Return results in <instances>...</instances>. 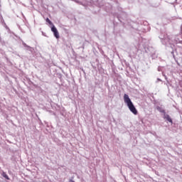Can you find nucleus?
<instances>
[{
    "label": "nucleus",
    "instance_id": "nucleus-1",
    "mask_svg": "<svg viewBox=\"0 0 182 182\" xmlns=\"http://www.w3.org/2000/svg\"><path fill=\"white\" fill-rule=\"evenodd\" d=\"M124 102L127 104L128 108L129 109L130 112L133 113V114H137V109H136V107H134V105H133L132 100H130V97H129L127 94H124Z\"/></svg>",
    "mask_w": 182,
    "mask_h": 182
},
{
    "label": "nucleus",
    "instance_id": "nucleus-2",
    "mask_svg": "<svg viewBox=\"0 0 182 182\" xmlns=\"http://www.w3.org/2000/svg\"><path fill=\"white\" fill-rule=\"evenodd\" d=\"M51 31L54 33L55 38H56V39H59L60 36H59V31H58V28H56V27H55V26L53 25L51 28Z\"/></svg>",
    "mask_w": 182,
    "mask_h": 182
},
{
    "label": "nucleus",
    "instance_id": "nucleus-5",
    "mask_svg": "<svg viewBox=\"0 0 182 182\" xmlns=\"http://www.w3.org/2000/svg\"><path fill=\"white\" fill-rule=\"evenodd\" d=\"M46 21V22H48V23H49V25H53V23H52V21L48 18H47Z\"/></svg>",
    "mask_w": 182,
    "mask_h": 182
},
{
    "label": "nucleus",
    "instance_id": "nucleus-4",
    "mask_svg": "<svg viewBox=\"0 0 182 182\" xmlns=\"http://www.w3.org/2000/svg\"><path fill=\"white\" fill-rule=\"evenodd\" d=\"M2 176H3V177H4V178H6V180H9V176H8V175L6 174V173L3 172V173H2Z\"/></svg>",
    "mask_w": 182,
    "mask_h": 182
},
{
    "label": "nucleus",
    "instance_id": "nucleus-3",
    "mask_svg": "<svg viewBox=\"0 0 182 182\" xmlns=\"http://www.w3.org/2000/svg\"><path fill=\"white\" fill-rule=\"evenodd\" d=\"M162 113H164V119H166L169 123H173V119L170 117V115L166 114L165 110L161 111Z\"/></svg>",
    "mask_w": 182,
    "mask_h": 182
}]
</instances>
